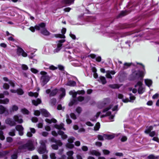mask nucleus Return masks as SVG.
Here are the masks:
<instances>
[{
  "instance_id": "nucleus-41",
  "label": "nucleus",
  "mask_w": 159,
  "mask_h": 159,
  "mask_svg": "<svg viewBox=\"0 0 159 159\" xmlns=\"http://www.w3.org/2000/svg\"><path fill=\"white\" fill-rule=\"evenodd\" d=\"M57 102V100L55 98H52L51 99L50 101V103L52 106L55 105Z\"/></svg>"
},
{
  "instance_id": "nucleus-29",
  "label": "nucleus",
  "mask_w": 159,
  "mask_h": 159,
  "mask_svg": "<svg viewBox=\"0 0 159 159\" xmlns=\"http://www.w3.org/2000/svg\"><path fill=\"white\" fill-rule=\"evenodd\" d=\"M51 141L56 143L58 146H61L62 144V143L61 141L60 140H56L54 138H52L51 139Z\"/></svg>"
},
{
  "instance_id": "nucleus-14",
  "label": "nucleus",
  "mask_w": 159,
  "mask_h": 159,
  "mask_svg": "<svg viewBox=\"0 0 159 159\" xmlns=\"http://www.w3.org/2000/svg\"><path fill=\"white\" fill-rule=\"evenodd\" d=\"M66 31V29L65 28H63L61 30V33L62 34H54V36L56 38H65V36L64 34H65Z\"/></svg>"
},
{
  "instance_id": "nucleus-30",
  "label": "nucleus",
  "mask_w": 159,
  "mask_h": 159,
  "mask_svg": "<svg viewBox=\"0 0 159 159\" xmlns=\"http://www.w3.org/2000/svg\"><path fill=\"white\" fill-rule=\"evenodd\" d=\"M70 86H74L76 85V83L73 80H69L66 84Z\"/></svg>"
},
{
  "instance_id": "nucleus-7",
  "label": "nucleus",
  "mask_w": 159,
  "mask_h": 159,
  "mask_svg": "<svg viewBox=\"0 0 159 159\" xmlns=\"http://www.w3.org/2000/svg\"><path fill=\"white\" fill-rule=\"evenodd\" d=\"M69 93L70 95H72L73 97L72 100L69 103V106H72L74 104H77V100L76 98V97L77 94V92H74L71 91L69 92Z\"/></svg>"
},
{
  "instance_id": "nucleus-28",
  "label": "nucleus",
  "mask_w": 159,
  "mask_h": 159,
  "mask_svg": "<svg viewBox=\"0 0 159 159\" xmlns=\"http://www.w3.org/2000/svg\"><path fill=\"white\" fill-rule=\"evenodd\" d=\"M41 102V101L39 98H38L36 100H33L32 101L33 104L35 106H37L39 104H40Z\"/></svg>"
},
{
  "instance_id": "nucleus-53",
  "label": "nucleus",
  "mask_w": 159,
  "mask_h": 159,
  "mask_svg": "<svg viewBox=\"0 0 159 159\" xmlns=\"http://www.w3.org/2000/svg\"><path fill=\"white\" fill-rule=\"evenodd\" d=\"M3 87L4 89H9V85L7 83H5L3 84Z\"/></svg>"
},
{
  "instance_id": "nucleus-39",
  "label": "nucleus",
  "mask_w": 159,
  "mask_h": 159,
  "mask_svg": "<svg viewBox=\"0 0 159 159\" xmlns=\"http://www.w3.org/2000/svg\"><path fill=\"white\" fill-rule=\"evenodd\" d=\"M99 78L101 82L103 84H105L106 83L107 81L105 77L101 76Z\"/></svg>"
},
{
  "instance_id": "nucleus-51",
  "label": "nucleus",
  "mask_w": 159,
  "mask_h": 159,
  "mask_svg": "<svg viewBox=\"0 0 159 159\" xmlns=\"http://www.w3.org/2000/svg\"><path fill=\"white\" fill-rule=\"evenodd\" d=\"M75 140V138L73 137H70L68 139V143H72Z\"/></svg>"
},
{
  "instance_id": "nucleus-24",
  "label": "nucleus",
  "mask_w": 159,
  "mask_h": 159,
  "mask_svg": "<svg viewBox=\"0 0 159 159\" xmlns=\"http://www.w3.org/2000/svg\"><path fill=\"white\" fill-rule=\"evenodd\" d=\"M57 133L59 135H61V138L63 139H66L67 137V136L66 134H64V132L61 130H59L58 131Z\"/></svg>"
},
{
  "instance_id": "nucleus-33",
  "label": "nucleus",
  "mask_w": 159,
  "mask_h": 159,
  "mask_svg": "<svg viewBox=\"0 0 159 159\" xmlns=\"http://www.w3.org/2000/svg\"><path fill=\"white\" fill-rule=\"evenodd\" d=\"M28 95L30 97H34L35 98H37L38 97L39 94L37 93H33L30 92L29 93Z\"/></svg>"
},
{
  "instance_id": "nucleus-4",
  "label": "nucleus",
  "mask_w": 159,
  "mask_h": 159,
  "mask_svg": "<svg viewBox=\"0 0 159 159\" xmlns=\"http://www.w3.org/2000/svg\"><path fill=\"white\" fill-rule=\"evenodd\" d=\"M41 74L42 75L40 79L42 85L44 86L49 81V78L47 75V73L46 72L41 71Z\"/></svg>"
},
{
  "instance_id": "nucleus-21",
  "label": "nucleus",
  "mask_w": 159,
  "mask_h": 159,
  "mask_svg": "<svg viewBox=\"0 0 159 159\" xmlns=\"http://www.w3.org/2000/svg\"><path fill=\"white\" fill-rule=\"evenodd\" d=\"M64 125L62 123H61L59 125L56 124L54 125V127L58 129H62L64 130H65V128L64 127Z\"/></svg>"
},
{
  "instance_id": "nucleus-59",
  "label": "nucleus",
  "mask_w": 159,
  "mask_h": 159,
  "mask_svg": "<svg viewBox=\"0 0 159 159\" xmlns=\"http://www.w3.org/2000/svg\"><path fill=\"white\" fill-rule=\"evenodd\" d=\"M6 139L7 142L9 143L11 142L13 140L12 138L10 137H7Z\"/></svg>"
},
{
  "instance_id": "nucleus-10",
  "label": "nucleus",
  "mask_w": 159,
  "mask_h": 159,
  "mask_svg": "<svg viewBox=\"0 0 159 159\" xmlns=\"http://www.w3.org/2000/svg\"><path fill=\"white\" fill-rule=\"evenodd\" d=\"M58 91V89H55L52 90L51 91L50 89H48L46 90V92L47 94L49 93V97H52L56 95Z\"/></svg>"
},
{
  "instance_id": "nucleus-52",
  "label": "nucleus",
  "mask_w": 159,
  "mask_h": 159,
  "mask_svg": "<svg viewBox=\"0 0 159 159\" xmlns=\"http://www.w3.org/2000/svg\"><path fill=\"white\" fill-rule=\"evenodd\" d=\"M97 138L98 139L101 141H103L104 140V134L103 135L99 134L97 136Z\"/></svg>"
},
{
  "instance_id": "nucleus-60",
  "label": "nucleus",
  "mask_w": 159,
  "mask_h": 159,
  "mask_svg": "<svg viewBox=\"0 0 159 159\" xmlns=\"http://www.w3.org/2000/svg\"><path fill=\"white\" fill-rule=\"evenodd\" d=\"M57 109L58 110H62L64 109V107H62L61 104H59L57 107Z\"/></svg>"
},
{
  "instance_id": "nucleus-8",
  "label": "nucleus",
  "mask_w": 159,
  "mask_h": 159,
  "mask_svg": "<svg viewBox=\"0 0 159 159\" xmlns=\"http://www.w3.org/2000/svg\"><path fill=\"white\" fill-rule=\"evenodd\" d=\"M14 121L16 123L21 124L23 122L22 116L21 115L17 114L14 116L13 117Z\"/></svg>"
},
{
  "instance_id": "nucleus-27",
  "label": "nucleus",
  "mask_w": 159,
  "mask_h": 159,
  "mask_svg": "<svg viewBox=\"0 0 159 159\" xmlns=\"http://www.w3.org/2000/svg\"><path fill=\"white\" fill-rule=\"evenodd\" d=\"M132 64V63H125L124 64V66L122 68V70H123L127 69L130 67Z\"/></svg>"
},
{
  "instance_id": "nucleus-1",
  "label": "nucleus",
  "mask_w": 159,
  "mask_h": 159,
  "mask_svg": "<svg viewBox=\"0 0 159 159\" xmlns=\"http://www.w3.org/2000/svg\"><path fill=\"white\" fill-rule=\"evenodd\" d=\"M46 24L42 22L35 26L36 30H40V33L45 36H48L50 33L45 28Z\"/></svg>"
},
{
  "instance_id": "nucleus-49",
  "label": "nucleus",
  "mask_w": 159,
  "mask_h": 159,
  "mask_svg": "<svg viewBox=\"0 0 159 159\" xmlns=\"http://www.w3.org/2000/svg\"><path fill=\"white\" fill-rule=\"evenodd\" d=\"M0 139L3 140L5 139V137L3 135V132L2 130H0Z\"/></svg>"
},
{
  "instance_id": "nucleus-44",
  "label": "nucleus",
  "mask_w": 159,
  "mask_h": 159,
  "mask_svg": "<svg viewBox=\"0 0 159 159\" xmlns=\"http://www.w3.org/2000/svg\"><path fill=\"white\" fill-rule=\"evenodd\" d=\"M159 157V156H157L155 157L153 155H151L148 156V158L149 159H158Z\"/></svg>"
},
{
  "instance_id": "nucleus-42",
  "label": "nucleus",
  "mask_w": 159,
  "mask_h": 159,
  "mask_svg": "<svg viewBox=\"0 0 159 159\" xmlns=\"http://www.w3.org/2000/svg\"><path fill=\"white\" fill-rule=\"evenodd\" d=\"M21 112L24 114L28 115L29 114V111L25 108H24L21 110Z\"/></svg>"
},
{
  "instance_id": "nucleus-23",
  "label": "nucleus",
  "mask_w": 159,
  "mask_h": 159,
  "mask_svg": "<svg viewBox=\"0 0 159 159\" xmlns=\"http://www.w3.org/2000/svg\"><path fill=\"white\" fill-rule=\"evenodd\" d=\"M74 153V152L72 151L67 152L66 154L68 156L67 159H74V157L73 156Z\"/></svg>"
},
{
  "instance_id": "nucleus-54",
  "label": "nucleus",
  "mask_w": 159,
  "mask_h": 159,
  "mask_svg": "<svg viewBox=\"0 0 159 159\" xmlns=\"http://www.w3.org/2000/svg\"><path fill=\"white\" fill-rule=\"evenodd\" d=\"M21 67L22 69L24 70H27L28 69V66L26 65L25 64L22 65Z\"/></svg>"
},
{
  "instance_id": "nucleus-58",
  "label": "nucleus",
  "mask_w": 159,
  "mask_h": 159,
  "mask_svg": "<svg viewBox=\"0 0 159 159\" xmlns=\"http://www.w3.org/2000/svg\"><path fill=\"white\" fill-rule=\"evenodd\" d=\"M149 135L150 136L152 137L155 135H157V134L154 131H153L150 133Z\"/></svg>"
},
{
  "instance_id": "nucleus-17",
  "label": "nucleus",
  "mask_w": 159,
  "mask_h": 159,
  "mask_svg": "<svg viewBox=\"0 0 159 159\" xmlns=\"http://www.w3.org/2000/svg\"><path fill=\"white\" fill-rule=\"evenodd\" d=\"M106 77L108 78L109 79H112V77L111 75V74L112 75H114L116 72L114 70H107L106 71Z\"/></svg>"
},
{
  "instance_id": "nucleus-55",
  "label": "nucleus",
  "mask_w": 159,
  "mask_h": 159,
  "mask_svg": "<svg viewBox=\"0 0 159 159\" xmlns=\"http://www.w3.org/2000/svg\"><path fill=\"white\" fill-rule=\"evenodd\" d=\"M12 108L13 111H17L18 109V107L17 106L14 105L12 106Z\"/></svg>"
},
{
  "instance_id": "nucleus-47",
  "label": "nucleus",
  "mask_w": 159,
  "mask_h": 159,
  "mask_svg": "<svg viewBox=\"0 0 159 159\" xmlns=\"http://www.w3.org/2000/svg\"><path fill=\"white\" fill-rule=\"evenodd\" d=\"M66 121L67 124H70L72 122L71 120L69 118V116L68 114H66Z\"/></svg>"
},
{
  "instance_id": "nucleus-26",
  "label": "nucleus",
  "mask_w": 159,
  "mask_h": 159,
  "mask_svg": "<svg viewBox=\"0 0 159 159\" xmlns=\"http://www.w3.org/2000/svg\"><path fill=\"white\" fill-rule=\"evenodd\" d=\"M75 0H63L62 3L64 4L70 5L74 2Z\"/></svg>"
},
{
  "instance_id": "nucleus-57",
  "label": "nucleus",
  "mask_w": 159,
  "mask_h": 159,
  "mask_svg": "<svg viewBox=\"0 0 159 159\" xmlns=\"http://www.w3.org/2000/svg\"><path fill=\"white\" fill-rule=\"evenodd\" d=\"M52 147L53 149L57 150L58 149V146L57 144H52Z\"/></svg>"
},
{
  "instance_id": "nucleus-15",
  "label": "nucleus",
  "mask_w": 159,
  "mask_h": 159,
  "mask_svg": "<svg viewBox=\"0 0 159 159\" xmlns=\"http://www.w3.org/2000/svg\"><path fill=\"white\" fill-rule=\"evenodd\" d=\"M109 102V100L108 98H105L98 105V107L100 108H102L104 107L105 105L108 104Z\"/></svg>"
},
{
  "instance_id": "nucleus-20",
  "label": "nucleus",
  "mask_w": 159,
  "mask_h": 159,
  "mask_svg": "<svg viewBox=\"0 0 159 159\" xmlns=\"http://www.w3.org/2000/svg\"><path fill=\"white\" fill-rule=\"evenodd\" d=\"M115 136L114 134H104V139H106L110 140L113 139Z\"/></svg>"
},
{
  "instance_id": "nucleus-32",
  "label": "nucleus",
  "mask_w": 159,
  "mask_h": 159,
  "mask_svg": "<svg viewBox=\"0 0 159 159\" xmlns=\"http://www.w3.org/2000/svg\"><path fill=\"white\" fill-rule=\"evenodd\" d=\"M16 131L15 129H11L10 132H8L9 135L11 136H15L16 135Z\"/></svg>"
},
{
  "instance_id": "nucleus-9",
  "label": "nucleus",
  "mask_w": 159,
  "mask_h": 159,
  "mask_svg": "<svg viewBox=\"0 0 159 159\" xmlns=\"http://www.w3.org/2000/svg\"><path fill=\"white\" fill-rule=\"evenodd\" d=\"M142 83L141 81H139L137 82L136 84L135 85V87L136 88L139 86V88L138 90V93L139 94H142L144 91V89L142 86Z\"/></svg>"
},
{
  "instance_id": "nucleus-48",
  "label": "nucleus",
  "mask_w": 159,
  "mask_h": 159,
  "mask_svg": "<svg viewBox=\"0 0 159 159\" xmlns=\"http://www.w3.org/2000/svg\"><path fill=\"white\" fill-rule=\"evenodd\" d=\"M50 157L51 159H56L57 158L55 153L53 152L50 153Z\"/></svg>"
},
{
  "instance_id": "nucleus-25",
  "label": "nucleus",
  "mask_w": 159,
  "mask_h": 159,
  "mask_svg": "<svg viewBox=\"0 0 159 159\" xmlns=\"http://www.w3.org/2000/svg\"><path fill=\"white\" fill-rule=\"evenodd\" d=\"M90 154L92 155H94L97 156H99L101 155V153L98 151L92 150L90 151Z\"/></svg>"
},
{
  "instance_id": "nucleus-5",
  "label": "nucleus",
  "mask_w": 159,
  "mask_h": 159,
  "mask_svg": "<svg viewBox=\"0 0 159 159\" xmlns=\"http://www.w3.org/2000/svg\"><path fill=\"white\" fill-rule=\"evenodd\" d=\"M129 100L128 98H124L123 95L121 94H118V98L122 99L123 102H133L134 100L135 99V97L133 96L131 93L129 94Z\"/></svg>"
},
{
  "instance_id": "nucleus-13",
  "label": "nucleus",
  "mask_w": 159,
  "mask_h": 159,
  "mask_svg": "<svg viewBox=\"0 0 159 159\" xmlns=\"http://www.w3.org/2000/svg\"><path fill=\"white\" fill-rule=\"evenodd\" d=\"M5 123L11 126H13L16 125V124L13 120L12 119L10 118H7L5 121Z\"/></svg>"
},
{
  "instance_id": "nucleus-34",
  "label": "nucleus",
  "mask_w": 159,
  "mask_h": 159,
  "mask_svg": "<svg viewBox=\"0 0 159 159\" xmlns=\"http://www.w3.org/2000/svg\"><path fill=\"white\" fill-rule=\"evenodd\" d=\"M47 142L46 140H41L40 141L39 143L40 144V147H46L45 144Z\"/></svg>"
},
{
  "instance_id": "nucleus-40",
  "label": "nucleus",
  "mask_w": 159,
  "mask_h": 159,
  "mask_svg": "<svg viewBox=\"0 0 159 159\" xmlns=\"http://www.w3.org/2000/svg\"><path fill=\"white\" fill-rule=\"evenodd\" d=\"M109 87L112 89H118L120 86L117 84H110L109 85Z\"/></svg>"
},
{
  "instance_id": "nucleus-38",
  "label": "nucleus",
  "mask_w": 159,
  "mask_h": 159,
  "mask_svg": "<svg viewBox=\"0 0 159 159\" xmlns=\"http://www.w3.org/2000/svg\"><path fill=\"white\" fill-rule=\"evenodd\" d=\"M45 121L46 122L50 124L52 122H53L55 123H56L57 121V120L54 119H52L51 120H50L47 118L45 119Z\"/></svg>"
},
{
  "instance_id": "nucleus-37",
  "label": "nucleus",
  "mask_w": 159,
  "mask_h": 159,
  "mask_svg": "<svg viewBox=\"0 0 159 159\" xmlns=\"http://www.w3.org/2000/svg\"><path fill=\"white\" fill-rule=\"evenodd\" d=\"M60 90L61 92V93L60 95V98H61L64 97L65 95V90L64 89L62 88L60 89Z\"/></svg>"
},
{
  "instance_id": "nucleus-56",
  "label": "nucleus",
  "mask_w": 159,
  "mask_h": 159,
  "mask_svg": "<svg viewBox=\"0 0 159 159\" xmlns=\"http://www.w3.org/2000/svg\"><path fill=\"white\" fill-rule=\"evenodd\" d=\"M102 151L104 155H108L110 153V152L107 150L104 149Z\"/></svg>"
},
{
  "instance_id": "nucleus-45",
  "label": "nucleus",
  "mask_w": 159,
  "mask_h": 159,
  "mask_svg": "<svg viewBox=\"0 0 159 159\" xmlns=\"http://www.w3.org/2000/svg\"><path fill=\"white\" fill-rule=\"evenodd\" d=\"M17 93L20 95H22L24 94V92L22 89H17Z\"/></svg>"
},
{
  "instance_id": "nucleus-64",
  "label": "nucleus",
  "mask_w": 159,
  "mask_h": 159,
  "mask_svg": "<svg viewBox=\"0 0 159 159\" xmlns=\"http://www.w3.org/2000/svg\"><path fill=\"white\" fill-rule=\"evenodd\" d=\"M17 158V155L16 154H14L11 156V159H16Z\"/></svg>"
},
{
  "instance_id": "nucleus-62",
  "label": "nucleus",
  "mask_w": 159,
  "mask_h": 159,
  "mask_svg": "<svg viewBox=\"0 0 159 159\" xmlns=\"http://www.w3.org/2000/svg\"><path fill=\"white\" fill-rule=\"evenodd\" d=\"M40 113H41L40 111H39L37 110V111H34V115L36 116H39L40 115Z\"/></svg>"
},
{
  "instance_id": "nucleus-18",
  "label": "nucleus",
  "mask_w": 159,
  "mask_h": 159,
  "mask_svg": "<svg viewBox=\"0 0 159 159\" xmlns=\"http://www.w3.org/2000/svg\"><path fill=\"white\" fill-rule=\"evenodd\" d=\"M38 152L40 154H43L45 152H48L46 150V147H40L38 149Z\"/></svg>"
},
{
  "instance_id": "nucleus-63",
  "label": "nucleus",
  "mask_w": 159,
  "mask_h": 159,
  "mask_svg": "<svg viewBox=\"0 0 159 159\" xmlns=\"http://www.w3.org/2000/svg\"><path fill=\"white\" fill-rule=\"evenodd\" d=\"M70 116L73 119H76V115L73 113H71L70 114Z\"/></svg>"
},
{
  "instance_id": "nucleus-2",
  "label": "nucleus",
  "mask_w": 159,
  "mask_h": 159,
  "mask_svg": "<svg viewBox=\"0 0 159 159\" xmlns=\"http://www.w3.org/2000/svg\"><path fill=\"white\" fill-rule=\"evenodd\" d=\"M19 148L20 149L32 151L34 149V147L32 141L29 140L26 144L20 146Z\"/></svg>"
},
{
  "instance_id": "nucleus-3",
  "label": "nucleus",
  "mask_w": 159,
  "mask_h": 159,
  "mask_svg": "<svg viewBox=\"0 0 159 159\" xmlns=\"http://www.w3.org/2000/svg\"><path fill=\"white\" fill-rule=\"evenodd\" d=\"M144 75L143 72L140 70H135L133 71L130 76V80H134L138 79Z\"/></svg>"
},
{
  "instance_id": "nucleus-31",
  "label": "nucleus",
  "mask_w": 159,
  "mask_h": 159,
  "mask_svg": "<svg viewBox=\"0 0 159 159\" xmlns=\"http://www.w3.org/2000/svg\"><path fill=\"white\" fill-rule=\"evenodd\" d=\"M145 82L146 84L148 87L150 86L152 84V81L149 79L145 80Z\"/></svg>"
},
{
  "instance_id": "nucleus-36",
  "label": "nucleus",
  "mask_w": 159,
  "mask_h": 159,
  "mask_svg": "<svg viewBox=\"0 0 159 159\" xmlns=\"http://www.w3.org/2000/svg\"><path fill=\"white\" fill-rule=\"evenodd\" d=\"M9 102V100L8 98H5L4 100L0 99V103L3 104H7Z\"/></svg>"
},
{
  "instance_id": "nucleus-46",
  "label": "nucleus",
  "mask_w": 159,
  "mask_h": 159,
  "mask_svg": "<svg viewBox=\"0 0 159 159\" xmlns=\"http://www.w3.org/2000/svg\"><path fill=\"white\" fill-rule=\"evenodd\" d=\"M127 14L126 11H122L118 15V17H120L124 16Z\"/></svg>"
},
{
  "instance_id": "nucleus-43",
  "label": "nucleus",
  "mask_w": 159,
  "mask_h": 159,
  "mask_svg": "<svg viewBox=\"0 0 159 159\" xmlns=\"http://www.w3.org/2000/svg\"><path fill=\"white\" fill-rule=\"evenodd\" d=\"M66 146L67 148L71 149L72 148L74 147V145L71 143H67L66 144Z\"/></svg>"
},
{
  "instance_id": "nucleus-50",
  "label": "nucleus",
  "mask_w": 159,
  "mask_h": 159,
  "mask_svg": "<svg viewBox=\"0 0 159 159\" xmlns=\"http://www.w3.org/2000/svg\"><path fill=\"white\" fill-rule=\"evenodd\" d=\"M100 124L99 122H97L95 127H94V130H98L100 128Z\"/></svg>"
},
{
  "instance_id": "nucleus-22",
  "label": "nucleus",
  "mask_w": 159,
  "mask_h": 159,
  "mask_svg": "<svg viewBox=\"0 0 159 159\" xmlns=\"http://www.w3.org/2000/svg\"><path fill=\"white\" fill-rule=\"evenodd\" d=\"M40 112L45 117H48L50 115L49 113L44 109H41Z\"/></svg>"
},
{
  "instance_id": "nucleus-35",
  "label": "nucleus",
  "mask_w": 159,
  "mask_h": 159,
  "mask_svg": "<svg viewBox=\"0 0 159 159\" xmlns=\"http://www.w3.org/2000/svg\"><path fill=\"white\" fill-rule=\"evenodd\" d=\"M9 153L8 151H3L0 152V156L2 157L6 156Z\"/></svg>"
},
{
  "instance_id": "nucleus-6",
  "label": "nucleus",
  "mask_w": 159,
  "mask_h": 159,
  "mask_svg": "<svg viewBox=\"0 0 159 159\" xmlns=\"http://www.w3.org/2000/svg\"><path fill=\"white\" fill-rule=\"evenodd\" d=\"M65 41V39H61L56 42V48L53 50L54 53L58 52L62 48V43Z\"/></svg>"
},
{
  "instance_id": "nucleus-11",
  "label": "nucleus",
  "mask_w": 159,
  "mask_h": 159,
  "mask_svg": "<svg viewBox=\"0 0 159 159\" xmlns=\"http://www.w3.org/2000/svg\"><path fill=\"white\" fill-rule=\"evenodd\" d=\"M17 54L19 56L21 55L24 57H26L27 56V54L24 50L21 48L18 47L17 49Z\"/></svg>"
},
{
  "instance_id": "nucleus-16",
  "label": "nucleus",
  "mask_w": 159,
  "mask_h": 159,
  "mask_svg": "<svg viewBox=\"0 0 159 159\" xmlns=\"http://www.w3.org/2000/svg\"><path fill=\"white\" fill-rule=\"evenodd\" d=\"M5 113L6 115L8 114V110L2 105H0V114Z\"/></svg>"
},
{
  "instance_id": "nucleus-12",
  "label": "nucleus",
  "mask_w": 159,
  "mask_h": 159,
  "mask_svg": "<svg viewBox=\"0 0 159 159\" xmlns=\"http://www.w3.org/2000/svg\"><path fill=\"white\" fill-rule=\"evenodd\" d=\"M16 129L18 131L19 134L20 136H22L24 134V128L22 125H17L16 126Z\"/></svg>"
},
{
  "instance_id": "nucleus-61",
  "label": "nucleus",
  "mask_w": 159,
  "mask_h": 159,
  "mask_svg": "<svg viewBox=\"0 0 159 159\" xmlns=\"http://www.w3.org/2000/svg\"><path fill=\"white\" fill-rule=\"evenodd\" d=\"M31 120L33 122L36 123L38 121V119L36 117H33L31 119Z\"/></svg>"
},
{
  "instance_id": "nucleus-19",
  "label": "nucleus",
  "mask_w": 159,
  "mask_h": 159,
  "mask_svg": "<svg viewBox=\"0 0 159 159\" xmlns=\"http://www.w3.org/2000/svg\"><path fill=\"white\" fill-rule=\"evenodd\" d=\"M111 112L108 111L106 113V114L105 115H102L101 116V117H104L107 116H109V119L111 120V121H113V120L114 118V116L111 115Z\"/></svg>"
}]
</instances>
